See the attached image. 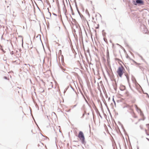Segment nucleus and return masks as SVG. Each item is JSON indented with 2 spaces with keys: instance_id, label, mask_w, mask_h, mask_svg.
Returning <instances> with one entry per match:
<instances>
[{
  "instance_id": "obj_1",
  "label": "nucleus",
  "mask_w": 149,
  "mask_h": 149,
  "mask_svg": "<svg viewBox=\"0 0 149 149\" xmlns=\"http://www.w3.org/2000/svg\"><path fill=\"white\" fill-rule=\"evenodd\" d=\"M125 70L123 66L122 65L118 67L117 70L118 75L120 77H122L123 74L125 73Z\"/></svg>"
},
{
  "instance_id": "obj_14",
  "label": "nucleus",
  "mask_w": 149,
  "mask_h": 149,
  "mask_svg": "<svg viewBox=\"0 0 149 149\" xmlns=\"http://www.w3.org/2000/svg\"><path fill=\"white\" fill-rule=\"evenodd\" d=\"M49 13L50 14V15H51V13L50 12H49Z\"/></svg>"
},
{
  "instance_id": "obj_12",
  "label": "nucleus",
  "mask_w": 149,
  "mask_h": 149,
  "mask_svg": "<svg viewBox=\"0 0 149 149\" xmlns=\"http://www.w3.org/2000/svg\"><path fill=\"white\" fill-rule=\"evenodd\" d=\"M147 139L149 141V139L147 138Z\"/></svg>"
},
{
  "instance_id": "obj_3",
  "label": "nucleus",
  "mask_w": 149,
  "mask_h": 149,
  "mask_svg": "<svg viewBox=\"0 0 149 149\" xmlns=\"http://www.w3.org/2000/svg\"><path fill=\"white\" fill-rule=\"evenodd\" d=\"M78 137L82 141H83L84 140V137L83 133L81 131H80L78 135Z\"/></svg>"
},
{
  "instance_id": "obj_5",
  "label": "nucleus",
  "mask_w": 149,
  "mask_h": 149,
  "mask_svg": "<svg viewBox=\"0 0 149 149\" xmlns=\"http://www.w3.org/2000/svg\"><path fill=\"white\" fill-rule=\"evenodd\" d=\"M134 107L136 108L137 111L138 112H140L141 113V114H142V112L141 110L137 107L136 104H134Z\"/></svg>"
},
{
  "instance_id": "obj_13",
  "label": "nucleus",
  "mask_w": 149,
  "mask_h": 149,
  "mask_svg": "<svg viewBox=\"0 0 149 149\" xmlns=\"http://www.w3.org/2000/svg\"><path fill=\"white\" fill-rule=\"evenodd\" d=\"M98 28V27H96V29H97Z\"/></svg>"
},
{
  "instance_id": "obj_10",
  "label": "nucleus",
  "mask_w": 149,
  "mask_h": 149,
  "mask_svg": "<svg viewBox=\"0 0 149 149\" xmlns=\"http://www.w3.org/2000/svg\"><path fill=\"white\" fill-rule=\"evenodd\" d=\"M140 128H141V129H143V126L140 125Z\"/></svg>"
},
{
  "instance_id": "obj_4",
  "label": "nucleus",
  "mask_w": 149,
  "mask_h": 149,
  "mask_svg": "<svg viewBox=\"0 0 149 149\" xmlns=\"http://www.w3.org/2000/svg\"><path fill=\"white\" fill-rule=\"evenodd\" d=\"M145 131L147 134L149 135V124H146Z\"/></svg>"
},
{
  "instance_id": "obj_2",
  "label": "nucleus",
  "mask_w": 149,
  "mask_h": 149,
  "mask_svg": "<svg viewBox=\"0 0 149 149\" xmlns=\"http://www.w3.org/2000/svg\"><path fill=\"white\" fill-rule=\"evenodd\" d=\"M120 94L122 97H126L129 96L130 93L127 90H125L120 92Z\"/></svg>"
},
{
  "instance_id": "obj_7",
  "label": "nucleus",
  "mask_w": 149,
  "mask_h": 149,
  "mask_svg": "<svg viewBox=\"0 0 149 149\" xmlns=\"http://www.w3.org/2000/svg\"><path fill=\"white\" fill-rule=\"evenodd\" d=\"M125 87L122 85H120V89L122 91L125 90Z\"/></svg>"
},
{
  "instance_id": "obj_6",
  "label": "nucleus",
  "mask_w": 149,
  "mask_h": 149,
  "mask_svg": "<svg viewBox=\"0 0 149 149\" xmlns=\"http://www.w3.org/2000/svg\"><path fill=\"white\" fill-rule=\"evenodd\" d=\"M136 2L137 4H139L141 5H143V4L144 2L143 1L141 0H137L136 1Z\"/></svg>"
},
{
  "instance_id": "obj_9",
  "label": "nucleus",
  "mask_w": 149,
  "mask_h": 149,
  "mask_svg": "<svg viewBox=\"0 0 149 149\" xmlns=\"http://www.w3.org/2000/svg\"><path fill=\"white\" fill-rule=\"evenodd\" d=\"M36 130L35 129H34L32 130V132L33 134H35L36 133Z\"/></svg>"
},
{
  "instance_id": "obj_11",
  "label": "nucleus",
  "mask_w": 149,
  "mask_h": 149,
  "mask_svg": "<svg viewBox=\"0 0 149 149\" xmlns=\"http://www.w3.org/2000/svg\"><path fill=\"white\" fill-rule=\"evenodd\" d=\"M130 109H131V110H132L133 111V110L132 109V107H130Z\"/></svg>"
},
{
  "instance_id": "obj_8",
  "label": "nucleus",
  "mask_w": 149,
  "mask_h": 149,
  "mask_svg": "<svg viewBox=\"0 0 149 149\" xmlns=\"http://www.w3.org/2000/svg\"><path fill=\"white\" fill-rule=\"evenodd\" d=\"M116 60L121 65V63H122V62L118 58L116 59Z\"/></svg>"
}]
</instances>
